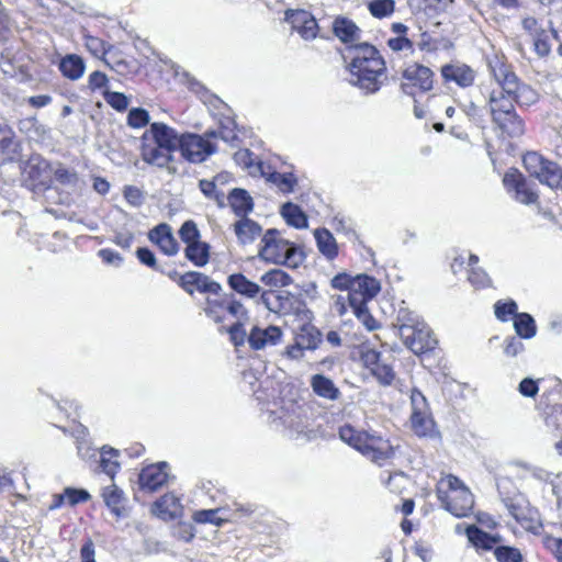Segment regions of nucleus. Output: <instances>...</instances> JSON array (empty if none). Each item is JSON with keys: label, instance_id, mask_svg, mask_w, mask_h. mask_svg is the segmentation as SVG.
Here are the masks:
<instances>
[{"label": "nucleus", "instance_id": "23", "mask_svg": "<svg viewBox=\"0 0 562 562\" xmlns=\"http://www.w3.org/2000/svg\"><path fill=\"white\" fill-rule=\"evenodd\" d=\"M90 498L89 493L82 488L66 487L63 493L54 494L50 503L47 505L49 510L59 508L64 504L75 506Z\"/></svg>", "mask_w": 562, "mask_h": 562}, {"label": "nucleus", "instance_id": "14", "mask_svg": "<svg viewBox=\"0 0 562 562\" xmlns=\"http://www.w3.org/2000/svg\"><path fill=\"white\" fill-rule=\"evenodd\" d=\"M172 150L159 147L154 143L143 142L142 146V158L145 162L156 166L158 168H166L169 173L173 175L177 172L176 167L171 166L170 162L173 159Z\"/></svg>", "mask_w": 562, "mask_h": 562}, {"label": "nucleus", "instance_id": "1", "mask_svg": "<svg viewBox=\"0 0 562 562\" xmlns=\"http://www.w3.org/2000/svg\"><path fill=\"white\" fill-rule=\"evenodd\" d=\"M347 53L351 58L349 82L367 93L379 91L386 70L385 61L379 50L368 43H360L350 45Z\"/></svg>", "mask_w": 562, "mask_h": 562}, {"label": "nucleus", "instance_id": "31", "mask_svg": "<svg viewBox=\"0 0 562 562\" xmlns=\"http://www.w3.org/2000/svg\"><path fill=\"white\" fill-rule=\"evenodd\" d=\"M317 248L319 252L328 260H333L338 255V245L334 235L327 228H317L314 232Z\"/></svg>", "mask_w": 562, "mask_h": 562}, {"label": "nucleus", "instance_id": "43", "mask_svg": "<svg viewBox=\"0 0 562 562\" xmlns=\"http://www.w3.org/2000/svg\"><path fill=\"white\" fill-rule=\"evenodd\" d=\"M397 327L400 337L403 336V329L405 327H409V329H415L422 327V325H427L420 317L412 312L401 311L397 316Z\"/></svg>", "mask_w": 562, "mask_h": 562}, {"label": "nucleus", "instance_id": "5", "mask_svg": "<svg viewBox=\"0 0 562 562\" xmlns=\"http://www.w3.org/2000/svg\"><path fill=\"white\" fill-rule=\"evenodd\" d=\"M522 162L529 175L538 179L540 183L551 189H558L562 186V168L557 162L536 151L527 153Z\"/></svg>", "mask_w": 562, "mask_h": 562}, {"label": "nucleus", "instance_id": "33", "mask_svg": "<svg viewBox=\"0 0 562 562\" xmlns=\"http://www.w3.org/2000/svg\"><path fill=\"white\" fill-rule=\"evenodd\" d=\"M211 246L205 241L189 244L184 249V255L196 267H204L210 260Z\"/></svg>", "mask_w": 562, "mask_h": 562}, {"label": "nucleus", "instance_id": "63", "mask_svg": "<svg viewBox=\"0 0 562 562\" xmlns=\"http://www.w3.org/2000/svg\"><path fill=\"white\" fill-rule=\"evenodd\" d=\"M525 349L520 337L512 336L504 341V353L508 357H516Z\"/></svg>", "mask_w": 562, "mask_h": 562}, {"label": "nucleus", "instance_id": "49", "mask_svg": "<svg viewBox=\"0 0 562 562\" xmlns=\"http://www.w3.org/2000/svg\"><path fill=\"white\" fill-rule=\"evenodd\" d=\"M394 0H372L369 2V11L374 18H385L394 12Z\"/></svg>", "mask_w": 562, "mask_h": 562}, {"label": "nucleus", "instance_id": "21", "mask_svg": "<svg viewBox=\"0 0 562 562\" xmlns=\"http://www.w3.org/2000/svg\"><path fill=\"white\" fill-rule=\"evenodd\" d=\"M491 72L498 85L497 90H504L505 92H513V89H517L518 78L510 70V67L503 64L501 60H495L490 64Z\"/></svg>", "mask_w": 562, "mask_h": 562}, {"label": "nucleus", "instance_id": "16", "mask_svg": "<svg viewBox=\"0 0 562 562\" xmlns=\"http://www.w3.org/2000/svg\"><path fill=\"white\" fill-rule=\"evenodd\" d=\"M440 71L446 81H453L461 88L472 86L475 80V71L465 64H447L441 67Z\"/></svg>", "mask_w": 562, "mask_h": 562}, {"label": "nucleus", "instance_id": "4", "mask_svg": "<svg viewBox=\"0 0 562 562\" xmlns=\"http://www.w3.org/2000/svg\"><path fill=\"white\" fill-rule=\"evenodd\" d=\"M297 249L284 239L278 229H268L261 238L259 256L269 262L296 266Z\"/></svg>", "mask_w": 562, "mask_h": 562}, {"label": "nucleus", "instance_id": "64", "mask_svg": "<svg viewBox=\"0 0 562 562\" xmlns=\"http://www.w3.org/2000/svg\"><path fill=\"white\" fill-rule=\"evenodd\" d=\"M228 334L231 341L236 346H243L245 344L246 338L248 339V335L243 328L241 322H236L228 328Z\"/></svg>", "mask_w": 562, "mask_h": 562}, {"label": "nucleus", "instance_id": "25", "mask_svg": "<svg viewBox=\"0 0 562 562\" xmlns=\"http://www.w3.org/2000/svg\"><path fill=\"white\" fill-rule=\"evenodd\" d=\"M58 69L69 80L80 79L86 70L85 60L76 54H68L58 63Z\"/></svg>", "mask_w": 562, "mask_h": 562}, {"label": "nucleus", "instance_id": "6", "mask_svg": "<svg viewBox=\"0 0 562 562\" xmlns=\"http://www.w3.org/2000/svg\"><path fill=\"white\" fill-rule=\"evenodd\" d=\"M504 505L516 524L524 527H542L540 515L537 508L521 495L503 499Z\"/></svg>", "mask_w": 562, "mask_h": 562}, {"label": "nucleus", "instance_id": "28", "mask_svg": "<svg viewBox=\"0 0 562 562\" xmlns=\"http://www.w3.org/2000/svg\"><path fill=\"white\" fill-rule=\"evenodd\" d=\"M234 232L240 244H251L257 237L261 235L262 228L255 221L243 217L234 224Z\"/></svg>", "mask_w": 562, "mask_h": 562}, {"label": "nucleus", "instance_id": "48", "mask_svg": "<svg viewBox=\"0 0 562 562\" xmlns=\"http://www.w3.org/2000/svg\"><path fill=\"white\" fill-rule=\"evenodd\" d=\"M221 509H202L194 512L192 518L196 524H214L216 526L226 521L225 518L220 516Z\"/></svg>", "mask_w": 562, "mask_h": 562}, {"label": "nucleus", "instance_id": "29", "mask_svg": "<svg viewBox=\"0 0 562 562\" xmlns=\"http://www.w3.org/2000/svg\"><path fill=\"white\" fill-rule=\"evenodd\" d=\"M227 281L235 292L245 297L256 299L262 293L259 284L248 280L243 273H233L228 277Z\"/></svg>", "mask_w": 562, "mask_h": 562}, {"label": "nucleus", "instance_id": "17", "mask_svg": "<svg viewBox=\"0 0 562 562\" xmlns=\"http://www.w3.org/2000/svg\"><path fill=\"white\" fill-rule=\"evenodd\" d=\"M260 300L269 311L286 314L292 310L294 296L285 290H269L262 291Z\"/></svg>", "mask_w": 562, "mask_h": 562}, {"label": "nucleus", "instance_id": "56", "mask_svg": "<svg viewBox=\"0 0 562 562\" xmlns=\"http://www.w3.org/2000/svg\"><path fill=\"white\" fill-rule=\"evenodd\" d=\"M200 190L202 193L209 198L214 199L220 206L224 205V193L217 191L216 181H210V180H200L199 182Z\"/></svg>", "mask_w": 562, "mask_h": 562}, {"label": "nucleus", "instance_id": "38", "mask_svg": "<svg viewBox=\"0 0 562 562\" xmlns=\"http://www.w3.org/2000/svg\"><path fill=\"white\" fill-rule=\"evenodd\" d=\"M515 330L520 338L529 339L536 335L537 327L535 319L528 313L516 314L514 318Z\"/></svg>", "mask_w": 562, "mask_h": 562}, {"label": "nucleus", "instance_id": "26", "mask_svg": "<svg viewBox=\"0 0 562 562\" xmlns=\"http://www.w3.org/2000/svg\"><path fill=\"white\" fill-rule=\"evenodd\" d=\"M334 34L344 43L356 45L360 38V29L347 18H337L333 23Z\"/></svg>", "mask_w": 562, "mask_h": 562}, {"label": "nucleus", "instance_id": "40", "mask_svg": "<svg viewBox=\"0 0 562 562\" xmlns=\"http://www.w3.org/2000/svg\"><path fill=\"white\" fill-rule=\"evenodd\" d=\"M351 307L353 314L357 316V318L363 324V326L372 331L379 327L378 322L374 319V317L369 313V310L367 307V304L360 303V301H357V297H353V303H348Z\"/></svg>", "mask_w": 562, "mask_h": 562}, {"label": "nucleus", "instance_id": "62", "mask_svg": "<svg viewBox=\"0 0 562 562\" xmlns=\"http://www.w3.org/2000/svg\"><path fill=\"white\" fill-rule=\"evenodd\" d=\"M516 200L524 204H532L538 201V194L529 188L527 182L517 184Z\"/></svg>", "mask_w": 562, "mask_h": 562}, {"label": "nucleus", "instance_id": "9", "mask_svg": "<svg viewBox=\"0 0 562 562\" xmlns=\"http://www.w3.org/2000/svg\"><path fill=\"white\" fill-rule=\"evenodd\" d=\"M142 139L143 142L154 143L159 145V147L175 151L179 148L181 135L167 124L155 122L151 123L149 130L143 134Z\"/></svg>", "mask_w": 562, "mask_h": 562}, {"label": "nucleus", "instance_id": "19", "mask_svg": "<svg viewBox=\"0 0 562 562\" xmlns=\"http://www.w3.org/2000/svg\"><path fill=\"white\" fill-rule=\"evenodd\" d=\"M403 78L423 91H429L434 86V72L420 64L408 65L403 71Z\"/></svg>", "mask_w": 562, "mask_h": 562}, {"label": "nucleus", "instance_id": "3", "mask_svg": "<svg viewBox=\"0 0 562 562\" xmlns=\"http://www.w3.org/2000/svg\"><path fill=\"white\" fill-rule=\"evenodd\" d=\"M493 122L510 137H519L525 133L524 121L515 111L513 92L493 89L488 97Z\"/></svg>", "mask_w": 562, "mask_h": 562}, {"label": "nucleus", "instance_id": "47", "mask_svg": "<svg viewBox=\"0 0 562 562\" xmlns=\"http://www.w3.org/2000/svg\"><path fill=\"white\" fill-rule=\"evenodd\" d=\"M467 486L463 484V482L452 475L449 474L445 477H442L438 484H437V496L440 497L442 495L452 494L454 490H461L465 488Z\"/></svg>", "mask_w": 562, "mask_h": 562}, {"label": "nucleus", "instance_id": "55", "mask_svg": "<svg viewBox=\"0 0 562 562\" xmlns=\"http://www.w3.org/2000/svg\"><path fill=\"white\" fill-rule=\"evenodd\" d=\"M103 97L106 103L119 112H123L128 108L130 100L124 93L106 90Z\"/></svg>", "mask_w": 562, "mask_h": 562}, {"label": "nucleus", "instance_id": "12", "mask_svg": "<svg viewBox=\"0 0 562 562\" xmlns=\"http://www.w3.org/2000/svg\"><path fill=\"white\" fill-rule=\"evenodd\" d=\"M169 465L167 462H159L144 468L138 476L140 488L148 492H155L164 486L170 477L167 471Z\"/></svg>", "mask_w": 562, "mask_h": 562}, {"label": "nucleus", "instance_id": "2", "mask_svg": "<svg viewBox=\"0 0 562 562\" xmlns=\"http://www.w3.org/2000/svg\"><path fill=\"white\" fill-rule=\"evenodd\" d=\"M339 437L375 463H381L393 456L389 440L375 431L357 430L351 425H344L339 429Z\"/></svg>", "mask_w": 562, "mask_h": 562}, {"label": "nucleus", "instance_id": "35", "mask_svg": "<svg viewBox=\"0 0 562 562\" xmlns=\"http://www.w3.org/2000/svg\"><path fill=\"white\" fill-rule=\"evenodd\" d=\"M510 468L518 479H527L530 475L538 481H546L549 476L546 470L524 461H513Z\"/></svg>", "mask_w": 562, "mask_h": 562}, {"label": "nucleus", "instance_id": "52", "mask_svg": "<svg viewBox=\"0 0 562 562\" xmlns=\"http://www.w3.org/2000/svg\"><path fill=\"white\" fill-rule=\"evenodd\" d=\"M282 423L285 427L292 429L297 435L304 434L308 427V420L306 417H302L301 414H286L281 417Z\"/></svg>", "mask_w": 562, "mask_h": 562}, {"label": "nucleus", "instance_id": "44", "mask_svg": "<svg viewBox=\"0 0 562 562\" xmlns=\"http://www.w3.org/2000/svg\"><path fill=\"white\" fill-rule=\"evenodd\" d=\"M515 103L519 105H530L537 101V92L527 85L517 82V89H513Z\"/></svg>", "mask_w": 562, "mask_h": 562}, {"label": "nucleus", "instance_id": "59", "mask_svg": "<svg viewBox=\"0 0 562 562\" xmlns=\"http://www.w3.org/2000/svg\"><path fill=\"white\" fill-rule=\"evenodd\" d=\"M408 482V476L404 472L398 471L389 474L385 484L391 492L402 493V491L406 487Z\"/></svg>", "mask_w": 562, "mask_h": 562}, {"label": "nucleus", "instance_id": "41", "mask_svg": "<svg viewBox=\"0 0 562 562\" xmlns=\"http://www.w3.org/2000/svg\"><path fill=\"white\" fill-rule=\"evenodd\" d=\"M117 451L110 448L106 450V446L102 447L100 451V468L102 472H104L111 480L114 477L117 469L119 462L113 458L116 457Z\"/></svg>", "mask_w": 562, "mask_h": 562}, {"label": "nucleus", "instance_id": "30", "mask_svg": "<svg viewBox=\"0 0 562 562\" xmlns=\"http://www.w3.org/2000/svg\"><path fill=\"white\" fill-rule=\"evenodd\" d=\"M468 541L476 551H490L501 541L498 535L487 533L484 529H464Z\"/></svg>", "mask_w": 562, "mask_h": 562}, {"label": "nucleus", "instance_id": "15", "mask_svg": "<svg viewBox=\"0 0 562 562\" xmlns=\"http://www.w3.org/2000/svg\"><path fill=\"white\" fill-rule=\"evenodd\" d=\"M282 331L278 326H267L265 328L254 326L248 334V342L255 350L263 349L268 346H274L281 340Z\"/></svg>", "mask_w": 562, "mask_h": 562}, {"label": "nucleus", "instance_id": "8", "mask_svg": "<svg viewBox=\"0 0 562 562\" xmlns=\"http://www.w3.org/2000/svg\"><path fill=\"white\" fill-rule=\"evenodd\" d=\"M401 337L403 344L415 355H422L432 350L437 345V339L428 325H422L419 328L409 329L405 327Z\"/></svg>", "mask_w": 562, "mask_h": 562}, {"label": "nucleus", "instance_id": "39", "mask_svg": "<svg viewBox=\"0 0 562 562\" xmlns=\"http://www.w3.org/2000/svg\"><path fill=\"white\" fill-rule=\"evenodd\" d=\"M411 424L413 431L419 437L430 435L434 430L435 425L430 413H426L423 415L412 414Z\"/></svg>", "mask_w": 562, "mask_h": 562}, {"label": "nucleus", "instance_id": "46", "mask_svg": "<svg viewBox=\"0 0 562 562\" xmlns=\"http://www.w3.org/2000/svg\"><path fill=\"white\" fill-rule=\"evenodd\" d=\"M261 281L270 286H285L291 283V277L280 269H272L261 276Z\"/></svg>", "mask_w": 562, "mask_h": 562}, {"label": "nucleus", "instance_id": "36", "mask_svg": "<svg viewBox=\"0 0 562 562\" xmlns=\"http://www.w3.org/2000/svg\"><path fill=\"white\" fill-rule=\"evenodd\" d=\"M281 215L289 225L295 228L307 227V217L305 213L300 209V206L291 202H286L282 205Z\"/></svg>", "mask_w": 562, "mask_h": 562}, {"label": "nucleus", "instance_id": "13", "mask_svg": "<svg viewBox=\"0 0 562 562\" xmlns=\"http://www.w3.org/2000/svg\"><path fill=\"white\" fill-rule=\"evenodd\" d=\"M380 282L367 274H358L355 277L352 283V292L347 294L348 303H353V297H357L360 303L367 304L368 301L373 299L380 292Z\"/></svg>", "mask_w": 562, "mask_h": 562}, {"label": "nucleus", "instance_id": "61", "mask_svg": "<svg viewBox=\"0 0 562 562\" xmlns=\"http://www.w3.org/2000/svg\"><path fill=\"white\" fill-rule=\"evenodd\" d=\"M517 313V303L513 300L508 302L497 301L495 303V315L499 321H507L508 316L514 315L516 317Z\"/></svg>", "mask_w": 562, "mask_h": 562}, {"label": "nucleus", "instance_id": "27", "mask_svg": "<svg viewBox=\"0 0 562 562\" xmlns=\"http://www.w3.org/2000/svg\"><path fill=\"white\" fill-rule=\"evenodd\" d=\"M227 200L234 213L241 218L247 217V214L254 209L252 198L244 189H233L229 192Z\"/></svg>", "mask_w": 562, "mask_h": 562}, {"label": "nucleus", "instance_id": "18", "mask_svg": "<svg viewBox=\"0 0 562 562\" xmlns=\"http://www.w3.org/2000/svg\"><path fill=\"white\" fill-rule=\"evenodd\" d=\"M181 504L172 494H165L151 507V514L165 522L177 518L181 513Z\"/></svg>", "mask_w": 562, "mask_h": 562}, {"label": "nucleus", "instance_id": "24", "mask_svg": "<svg viewBox=\"0 0 562 562\" xmlns=\"http://www.w3.org/2000/svg\"><path fill=\"white\" fill-rule=\"evenodd\" d=\"M380 355L375 351H370L366 355L364 360L370 368L372 375L382 384L390 385L394 380V372L392 368L385 363H381Z\"/></svg>", "mask_w": 562, "mask_h": 562}, {"label": "nucleus", "instance_id": "45", "mask_svg": "<svg viewBox=\"0 0 562 562\" xmlns=\"http://www.w3.org/2000/svg\"><path fill=\"white\" fill-rule=\"evenodd\" d=\"M54 177L57 182L69 190H75L79 181L78 175L75 171L69 170L63 166H58L54 170Z\"/></svg>", "mask_w": 562, "mask_h": 562}, {"label": "nucleus", "instance_id": "10", "mask_svg": "<svg viewBox=\"0 0 562 562\" xmlns=\"http://www.w3.org/2000/svg\"><path fill=\"white\" fill-rule=\"evenodd\" d=\"M284 20L291 24L305 41L314 40L318 33V24L312 13L305 10L288 9Z\"/></svg>", "mask_w": 562, "mask_h": 562}, {"label": "nucleus", "instance_id": "51", "mask_svg": "<svg viewBox=\"0 0 562 562\" xmlns=\"http://www.w3.org/2000/svg\"><path fill=\"white\" fill-rule=\"evenodd\" d=\"M494 555L498 562H521L520 551L514 547L498 546L494 550Z\"/></svg>", "mask_w": 562, "mask_h": 562}, {"label": "nucleus", "instance_id": "22", "mask_svg": "<svg viewBox=\"0 0 562 562\" xmlns=\"http://www.w3.org/2000/svg\"><path fill=\"white\" fill-rule=\"evenodd\" d=\"M310 385L318 397L327 401H337L341 396L340 390L335 385L334 381L324 374L317 373L311 376Z\"/></svg>", "mask_w": 562, "mask_h": 562}, {"label": "nucleus", "instance_id": "32", "mask_svg": "<svg viewBox=\"0 0 562 562\" xmlns=\"http://www.w3.org/2000/svg\"><path fill=\"white\" fill-rule=\"evenodd\" d=\"M48 168V161L40 155H33L26 162V171L29 176L34 181H38V183L43 186L46 184L49 179Z\"/></svg>", "mask_w": 562, "mask_h": 562}, {"label": "nucleus", "instance_id": "53", "mask_svg": "<svg viewBox=\"0 0 562 562\" xmlns=\"http://www.w3.org/2000/svg\"><path fill=\"white\" fill-rule=\"evenodd\" d=\"M149 123V113L143 108H133L127 114V125L132 128H140Z\"/></svg>", "mask_w": 562, "mask_h": 562}, {"label": "nucleus", "instance_id": "34", "mask_svg": "<svg viewBox=\"0 0 562 562\" xmlns=\"http://www.w3.org/2000/svg\"><path fill=\"white\" fill-rule=\"evenodd\" d=\"M258 168L260 169L261 175L266 177L267 181L276 184L280 191L284 193L293 191L297 182L293 173H280L277 171L266 172L262 164H259Z\"/></svg>", "mask_w": 562, "mask_h": 562}, {"label": "nucleus", "instance_id": "42", "mask_svg": "<svg viewBox=\"0 0 562 562\" xmlns=\"http://www.w3.org/2000/svg\"><path fill=\"white\" fill-rule=\"evenodd\" d=\"M19 157V143L12 136H2L0 139V161H13Z\"/></svg>", "mask_w": 562, "mask_h": 562}, {"label": "nucleus", "instance_id": "57", "mask_svg": "<svg viewBox=\"0 0 562 562\" xmlns=\"http://www.w3.org/2000/svg\"><path fill=\"white\" fill-rule=\"evenodd\" d=\"M411 406H412V414H426L430 413L428 402L425 397V395L417 389H413L411 391Z\"/></svg>", "mask_w": 562, "mask_h": 562}, {"label": "nucleus", "instance_id": "54", "mask_svg": "<svg viewBox=\"0 0 562 562\" xmlns=\"http://www.w3.org/2000/svg\"><path fill=\"white\" fill-rule=\"evenodd\" d=\"M221 304H226L225 310L232 316L236 317L237 322H241V319L247 318V310L239 301L235 300L232 294L223 296Z\"/></svg>", "mask_w": 562, "mask_h": 562}, {"label": "nucleus", "instance_id": "7", "mask_svg": "<svg viewBox=\"0 0 562 562\" xmlns=\"http://www.w3.org/2000/svg\"><path fill=\"white\" fill-rule=\"evenodd\" d=\"M179 149L182 157L190 162H202L215 153L216 146L201 135L183 134L181 135Z\"/></svg>", "mask_w": 562, "mask_h": 562}, {"label": "nucleus", "instance_id": "60", "mask_svg": "<svg viewBox=\"0 0 562 562\" xmlns=\"http://www.w3.org/2000/svg\"><path fill=\"white\" fill-rule=\"evenodd\" d=\"M468 280L476 289L487 288L492 285L491 278L481 268H471L468 276Z\"/></svg>", "mask_w": 562, "mask_h": 562}, {"label": "nucleus", "instance_id": "37", "mask_svg": "<svg viewBox=\"0 0 562 562\" xmlns=\"http://www.w3.org/2000/svg\"><path fill=\"white\" fill-rule=\"evenodd\" d=\"M102 496L106 506L117 517L125 515V508L123 506V493L115 485H110L103 488Z\"/></svg>", "mask_w": 562, "mask_h": 562}, {"label": "nucleus", "instance_id": "58", "mask_svg": "<svg viewBox=\"0 0 562 562\" xmlns=\"http://www.w3.org/2000/svg\"><path fill=\"white\" fill-rule=\"evenodd\" d=\"M195 289L204 293L218 294L222 290V286L220 283L211 280L206 274L196 271Z\"/></svg>", "mask_w": 562, "mask_h": 562}, {"label": "nucleus", "instance_id": "20", "mask_svg": "<svg viewBox=\"0 0 562 562\" xmlns=\"http://www.w3.org/2000/svg\"><path fill=\"white\" fill-rule=\"evenodd\" d=\"M148 237L166 255L173 256L178 252V243L175 239L171 233V228L168 224H159L149 232Z\"/></svg>", "mask_w": 562, "mask_h": 562}, {"label": "nucleus", "instance_id": "11", "mask_svg": "<svg viewBox=\"0 0 562 562\" xmlns=\"http://www.w3.org/2000/svg\"><path fill=\"white\" fill-rule=\"evenodd\" d=\"M438 498L445 509L456 517H468L474 505V497L468 487L454 490L452 494Z\"/></svg>", "mask_w": 562, "mask_h": 562}, {"label": "nucleus", "instance_id": "50", "mask_svg": "<svg viewBox=\"0 0 562 562\" xmlns=\"http://www.w3.org/2000/svg\"><path fill=\"white\" fill-rule=\"evenodd\" d=\"M179 236L181 240L188 246L189 244L200 241L201 234L196 224L189 220L181 225L179 229Z\"/></svg>", "mask_w": 562, "mask_h": 562}]
</instances>
